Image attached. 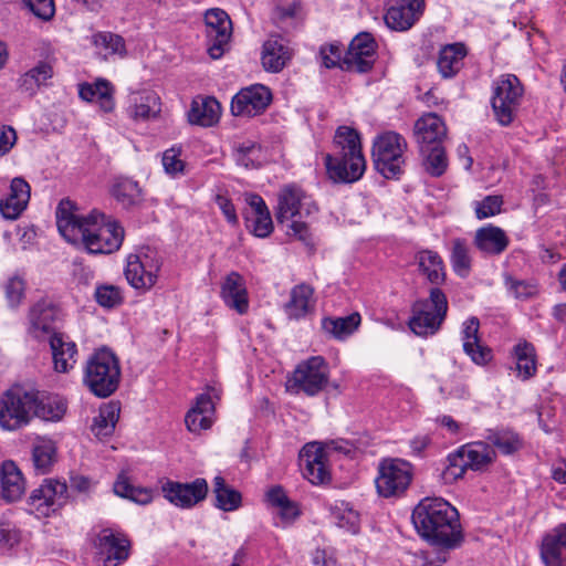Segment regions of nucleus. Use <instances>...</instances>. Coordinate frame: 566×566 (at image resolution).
Listing matches in <instances>:
<instances>
[{"label": "nucleus", "instance_id": "1", "mask_svg": "<svg viewBox=\"0 0 566 566\" xmlns=\"http://www.w3.org/2000/svg\"><path fill=\"white\" fill-rule=\"evenodd\" d=\"M55 217L61 235L72 244L83 245L90 254H111L123 243V227L96 209L80 214L73 201L62 199Z\"/></svg>", "mask_w": 566, "mask_h": 566}, {"label": "nucleus", "instance_id": "2", "mask_svg": "<svg viewBox=\"0 0 566 566\" xmlns=\"http://www.w3.org/2000/svg\"><path fill=\"white\" fill-rule=\"evenodd\" d=\"M412 523L427 542L454 548L463 541L458 510L442 497H424L412 511Z\"/></svg>", "mask_w": 566, "mask_h": 566}, {"label": "nucleus", "instance_id": "3", "mask_svg": "<svg viewBox=\"0 0 566 566\" xmlns=\"http://www.w3.org/2000/svg\"><path fill=\"white\" fill-rule=\"evenodd\" d=\"M317 211L313 199L298 186H284L277 195L276 220L286 223V234L306 244L311 241L308 226L302 219Z\"/></svg>", "mask_w": 566, "mask_h": 566}, {"label": "nucleus", "instance_id": "4", "mask_svg": "<svg viewBox=\"0 0 566 566\" xmlns=\"http://www.w3.org/2000/svg\"><path fill=\"white\" fill-rule=\"evenodd\" d=\"M120 367L117 357L107 348L96 350L86 361L83 382L97 397L106 398L118 387Z\"/></svg>", "mask_w": 566, "mask_h": 566}, {"label": "nucleus", "instance_id": "5", "mask_svg": "<svg viewBox=\"0 0 566 566\" xmlns=\"http://www.w3.org/2000/svg\"><path fill=\"white\" fill-rule=\"evenodd\" d=\"M410 329L418 336L434 335L441 327L448 313V300L439 287L429 291V297L418 300L412 304Z\"/></svg>", "mask_w": 566, "mask_h": 566}, {"label": "nucleus", "instance_id": "6", "mask_svg": "<svg viewBox=\"0 0 566 566\" xmlns=\"http://www.w3.org/2000/svg\"><path fill=\"white\" fill-rule=\"evenodd\" d=\"M36 402V390L12 387L0 397V428L17 431L31 423Z\"/></svg>", "mask_w": 566, "mask_h": 566}, {"label": "nucleus", "instance_id": "7", "mask_svg": "<svg viewBox=\"0 0 566 566\" xmlns=\"http://www.w3.org/2000/svg\"><path fill=\"white\" fill-rule=\"evenodd\" d=\"M324 159L327 176L334 184H354L363 178L367 167L361 144H343L338 153L326 154Z\"/></svg>", "mask_w": 566, "mask_h": 566}, {"label": "nucleus", "instance_id": "8", "mask_svg": "<svg viewBox=\"0 0 566 566\" xmlns=\"http://www.w3.org/2000/svg\"><path fill=\"white\" fill-rule=\"evenodd\" d=\"M494 458L495 451L489 443L478 441L464 444L448 455L443 479L446 481L461 479L467 470H482L491 464Z\"/></svg>", "mask_w": 566, "mask_h": 566}, {"label": "nucleus", "instance_id": "9", "mask_svg": "<svg viewBox=\"0 0 566 566\" xmlns=\"http://www.w3.org/2000/svg\"><path fill=\"white\" fill-rule=\"evenodd\" d=\"M524 88L516 75H501L493 83L491 105L495 119L503 126L510 125L517 115Z\"/></svg>", "mask_w": 566, "mask_h": 566}, {"label": "nucleus", "instance_id": "10", "mask_svg": "<svg viewBox=\"0 0 566 566\" xmlns=\"http://www.w3.org/2000/svg\"><path fill=\"white\" fill-rule=\"evenodd\" d=\"M329 379V368L322 356H313L300 363L289 378L286 388L293 394L315 396L324 389Z\"/></svg>", "mask_w": 566, "mask_h": 566}, {"label": "nucleus", "instance_id": "11", "mask_svg": "<svg viewBox=\"0 0 566 566\" xmlns=\"http://www.w3.org/2000/svg\"><path fill=\"white\" fill-rule=\"evenodd\" d=\"M160 268L159 254L151 249H144L128 255L125 276L134 289L146 291L156 284Z\"/></svg>", "mask_w": 566, "mask_h": 566}, {"label": "nucleus", "instance_id": "12", "mask_svg": "<svg viewBox=\"0 0 566 566\" xmlns=\"http://www.w3.org/2000/svg\"><path fill=\"white\" fill-rule=\"evenodd\" d=\"M412 480V468L400 459L384 460L379 464L378 476L375 480L378 493L384 497L402 494Z\"/></svg>", "mask_w": 566, "mask_h": 566}, {"label": "nucleus", "instance_id": "13", "mask_svg": "<svg viewBox=\"0 0 566 566\" xmlns=\"http://www.w3.org/2000/svg\"><path fill=\"white\" fill-rule=\"evenodd\" d=\"M94 547L96 566H118L128 558L130 543L124 534L104 528L97 534Z\"/></svg>", "mask_w": 566, "mask_h": 566}, {"label": "nucleus", "instance_id": "14", "mask_svg": "<svg viewBox=\"0 0 566 566\" xmlns=\"http://www.w3.org/2000/svg\"><path fill=\"white\" fill-rule=\"evenodd\" d=\"M377 44L370 33L361 32L350 42L340 69L348 72L366 73L371 70Z\"/></svg>", "mask_w": 566, "mask_h": 566}, {"label": "nucleus", "instance_id": "15", "mask_svg": "<svg viewBox=\"0 0 566 566\" xmlns=\"http://www.w3.org/2000/svg\"><path fill=\"white\" fill-rule=\"evenodd\" d=\"M206 33L210 42L209 55L217 60L224 53L232 34V23L228 13L219 8L209 9L205 14Z\"/></svg>", "mask_w": 566, "mask_h": 566}, {"label": "nucleus", "instance_id": "16", "mask_svg": "<svg viewBox=\"0 0 566 566\" xmlns=\"http://www.w3.org/2000/svg\"><path fill=\"white\" fill-rule=\"evenodd\" d=\"M59 308L48 300H40L29 311L27 333L36 340H50L56 332Z\"/></svg>", "mask_w": 566, "mask_h": 566}, {"label": "nucleus", "instance_id": "17", "mask_svg": "<svg viewBox=\"0 0 566 566\" xmlns=\"http://www.w3.org/2000/svg\"><path fill=\"white\" fill-rule=\"evenodd\" d=\"M164 496L175 506L190 509L203 501L208 494V483L197 478L190 483L167 481L163 484Z\"/></svg>", "mask_w": 566, "mask_h": 566}, {"label": "nucleus", "instance_id": "18", "mask_svg": "<svg viewBox=\"0 0 566 566\" xmlns=\"http://www.w3.org/2000/svg\"><path fill=\"white\" fill-rule=\"evenodd\" d=\"M407 144H373L375 169L386 179H399L403 172Z\"/></svg>", "mask_w": 566, "mask_h": 566}, {"label": "nucleus", "instance_id": "19", "mask_svg": "<svg viewBox=\"0 0 566 566\" xmlns=\"http://www.w3.org/2000/svg\"><path fill=\"white\" fill-rule=\"evenodd\" d=\"M271 98L268 87L261 84L251 85L232 97L230 109L234 116H255L269 106Z\"/></svg>", "mask_w": 566, "mask_h": 566}, {"label": "nucleus", "instance_id": "20", "mask_svg": "<svg viewBox=\"0 0 566 566\" xmlns=\"http://www.w3.org/2000/svg\"><path fill=\"white\" fill-rule=\"evenodd\" d=\"M301 468L304 478L313 484H322L329 480L326 468V453L318 442H311L303 447L300 453Z\"/></svg>", "mask_w": 566, "mask_h": 566}, {"label": "nucleus", "instance_id": "21", "mask_svg": "<svg viewBox=\"0 0 566 566\" xmlns=\"http://www.w3.org/2000/svg\"><path fill=\"white\" fill-rule=\"evenodd\" d=\"M67 485L59 480H45L38 489L33 490L29 501L35 510L52 507L55 511L66 501Z\"/></svg>", "mask_w": 566, "mask_h": 566}, {"label": "nucleus", "instance_id": "22", "mask_svg": "<svg viewBox=\"0 0 566 566\" xmlns=\"http://www.w3.org/2000/svg\"><path fill=\"white\" fill-rule=\"evenodd\" d=\"M54 370L66 374L77 361V346L63 333L53 334L49 340Z\"/></svg>", "mask_w": 566, "mask_h": 566}, {"label": "nucleus", "instance_id": "23", "mask_svg": "<svg viewBox=\"0 0 566 566\" xmlns=\"http://www.w3.org/2000/svg\"><path fill=\"white\" fill-rule=\"evenodd\" d=\"M30 185L20 177L11 180L7 198L0 201V212L6 219H17L27 208L30 200Z\"/></svg>", "mask_w": 566, "mask_h": 566}, {"label": "nucleus", "instance_id": "24", "mask_svg": "<svg viewBox=\"0 0 566 566\" xmlns=\"http://www.w3.org/2000/svg\"><path fill=\"white\" fill-rule=\"evenodd\" d=\"M250 212L245 216L247 227L258 238H266L273 231V222L265 201L259 195H249Z\"/></svg>", "mask_w": 566, "mask_h": 566}, {"label": "nucleus", "instance_id": "25", "mask_svg": "<svg viewBox=\"0 0 566 566\" xmlns=\"http://www.w3.org/2000/svg\"><path fill=\"white\" fill-rule=\"evenodd\" d=\"M480 323L476 317L468 318L462 325V346L464 353L476 365H485L492 358V353L480 343Z\"/></svg>", "mask_w": 566, "mask_h": 566}, {"label": "nucleus", "instance_id": "26", "mask_svg": "<svg viewBox=\"0 0 566 566\" xmlns=\"http://www.w3.org/2000/svg\"><path fill=\"white\" fill-rule=\"evenodd\" d=\"M541 557L546 566H562L566 560V524L547 533L542 542Z\"/></svg>", "mask_w": 566, "mask_h": 566}, {"label": "nucleus", "instance_id": "27", "mask_svg": "<svg viewBox=\"0 0 566 566\" xmlns=\"http://www.w3.org/2000/svg\"><path fill=\"white\" fill-rule=\"evenodd\" d=\"M221 296L226 305L239 314L247 313L249 308L248 292L242 275L238 272L229 273L221 286Z\"/></svg>", "mask_w": 566, "mask_h": 566}, {"label": "nucleus", "instance_id": "28", "mask_svg": "<svg viewBox=\"0 0 566 566\" xmlns=\"http://www.w3.org/2000/svg\"><path fill=\"white\" fill-rule=\"evenodd\" d=\"M160 98L153 91L135 92L129 96L128 116L134 120H148L159 115Z\"/></svg>", "mask_w": 566, "mask_h": 566}, {"label": "nucleus", "instance_id": "29", "mask_svg": "<svg viewBox=\"0 0 566 566\" xmlns=\"http://www.w3.org/2000/svg\"><path fill=\"white\" fill-rule=\"evenodd\" d=\"M291 59L287 41L280 35H271L263 44L262 65L273 73L280 72Z\"/></svg>", "mask_w": 566, "mask_h": 566}, {"label": "nucleus", "instance_id": "30", "mask_svg": "<svg viewBox=\"0 0 566 566\" xmlns=\"http://www.w3.org/2000/svg\"><path fill=\"white\" fill-rule=\"evenodd\" d=\"M214 405L211 397L201 394L196 398L195 406L187 412L185 423L190 432L199 433L213 423Z\"/></svg>", "mask_w": 566, "mask_h": 566}, {"label": "nucleus", "instance_id": "31", "mask_svg": "<svg viewBox=\"0 0 566 566\" xmlns=\"http://www.w3.org/2000/svg\"><path fill=\"white\" fill-rule=\"evenodd\" d=\"M221 105L212 96H198L192 99L188 112V120L192 125L211 127L219 122Z\"/></svg>", "mask_w": 566, "mask_h": 566}, {"label": "nucleus", "instance_id": "32", "mask_svg": "<svg viewBox=\"0 0 566 566\" xmlns=\"http://www.w3.org/2000/svg\"><path fill=\"white\" fill-rule=\"evenodd\" d=\"M113 85L104 78H98L94 83H83L78 86V95L83 101L95 102L104 113L113 112L115 102L113 97Z\"/></svg>", "mask_w": 566, "mask_h": 566}, {"label": "nucleus", "instance_id": "33", "mask_svg": "<svg viewBox=\"0 0 566 566\" xmlns=\"http://www.w3.org/2000/svg\"><path fill=\"white\" fill-rule=\"evenodd\" d=\"M2 495L8 502H14L25 492V482L15 462L6 460L0 467Z\"/></svg>", "mask_w": 566, "mask_h": 566}, {"label": "nucleus", "instance_id": "34", "mask_svg": "<svg viewBox=\"0 0 566 566\" xmlns=\"http://www.w3.org/2000/svg\"><path fill=\"white\" fill-rule=\"evenodd\" d=\"M509 238L504 230L499 227L488 224L476 230L474 244L486 254H501L509 245Z\"/></svg>", "mask_w": 566, "mask_h": 566}, {"label": "nucleus", "instance_id": "35", "mask_svg": "<svg viewBox=\"0 0 566 566\" xmlns=\"http://www.w3.org/2000/svg\"><path fill=\"white\" fill-rule=\"evenodd\" d=\"M467 48L463 43L444 45L438 55L437 67L443 78L455 76L463 66L467 56Z\"/></svg>", "mask_w": 566, "mask_h": 566}, {"label": "nucleus", "instance_id": "36", "mask_svg": "<svg viewBox=\"0 0 566 566\" xmlns=\"http://www.w3.org/2000/svg\"><path fill=\"white\" fill-rule=\"evenodd\" d=\"M421 12V10L408 3L397 0L395 4L388 8L384 19L389 29L406 31L413 25Z\"/></svg>", "mask_w": 566, "mask_h": 566}, {"label": "nucleus", "instance_id": "37", "mask_svg": "<svg viewBox=\"0 0 566 566\" xmlns=\"http://www.w3.org/2000/svg\"><path fill=\"white\" fill-rule=\"evenodd\" d=\"M314 290L307 284H298L291 291V298L285 305L286 314L292 318L305 316L314 307Z\"/></svg>", "mask_w": 566, "mask_h": 566}, {"label": "nucleus", "instance_id": "38", "mask_svg": "<svg viewBox=\"0 0 566 566\" xmlns=\"http://www.w3.org/2000/svg\"><path fill=\"white\" fill-rule=\"evenodd\" d=\"M66 401L57 396H42L36 391V402L33 408V418L44 421H60L66 412Z\"/></svg>", "mask_w": 566, "mask_h": 566}, {"label": "nucleus", "instance_id": "39", "mask_svg": "<svg viewBox=\"0 0 566 566\" xmlns=\"http://www.w3.org/2000/svg\"><path fill=\"white\" fill-rule=\"evenodd\" d=\"M415 135L418 142H443L447 127L437 114L429 113L416 122Z\"/></svg>", "mask_w": 566, "mask_h": 566}, {"label": "nucleus", "instance_id": "40", "mask_svg": "<svg viewBox=\"0 0 566 566\" xmlns=\"http://www.w3.org/2000/svg\"><path fill=\"white\" fill-rule=\"evenodd\" d=\"M423 169L431 177L442 176L448 168V157L441 144H421Z\"/></svg>", "mask_w": 566, "mask_h": 566}, {"label": "nucleus", "instance_id": "41", "mask_svg": "<svg viewBox=\"0 0 566 566\" xmlns=\"http://www.w3.org/2000/svg\"><path fill=\"white\" fill-rule=\"evenodd\" d=\"M513 355L515 358L517 376L522 380H527L536 374V353L531 343L520 340L513 347Z\"/></svg>", "mask_w": 566, "mask_h": 566}, {"label": "nucleus", "instance_id": "42", "mask_svg": "<svg viewBox=\"0 0 566 566\" xmlns=\"http://www.w3.org/2000/svg\"><path fill=\"white\" fill-rule=\"evenodd\" d=\"M119 407L114 402L103 405L98 413L93 418L91 430L97 438H106L113 434L119 419Z\"/></svg>", "mask_w": 566, "mask_h": 566}, {"label": "nucleus", "instance_id": "43", "mask_svg": "<svg viewBox=\"0 0 566 566\" xmlns=\"http://www.w3.org/2000/svg\"><path fill=\"white\" fill-rule=\"evenodd\" d=\"M417 261L419 270L431 284H442L446 279L444 265L441 256L431 250L418 252Z\"/></svg>", "mask_w": 566, "mask_h": 566}, {"label": "nucleus", "instance_id": "44", "mask_svg": "<svg viewBox=\"0 0 566 566\" xmlns=\"http://www.w3.org/2000/svg\"><path fill=\"white\" fill-rule=\"evenodd\" d=\"M113 489L116 495L140 505H146L154 499L151 489L134 485L125 474L118 475Z\"/></svg>", "mask_w": 566, "mask_h": 566}, {"label": "nucleus", "instance_id": "45", "mask_svg": "<svg viewBox=\"0 0 566 566\" xmlns=\"http://www.w3.org/2000/svg\"><path fill=\"white\" fill-rule=\"evenodd\" d=\"M360 321L359 313H352L345 317H326L322 321V327L333 337L344 339L358 328Z\"/></svg>", "mask_w": 566, "mask_h": 566}, {"label": "nucleus", "instance_id": "46", "mask_svg": "<svg viewBox=\"0 0 566 566\" xmlns=\"http://www.w3.org/2000/svg\"><path fill=\"white\" fill-rule=\"evenodd\" d=\"M213 494L216 497L214 505L224 512H232L241 505V493L229 486L224 479L217 475L213 479Z\"/></svg>", "mask_w": 566, "mask_h": 566}, {"label": "nucleus", "instance_id": "47", "mask_svg": "<svg viewBox=\"0 0 566 566\" xmlns=\"http://www.w3.org/2000/svg\"><path fill=\"white\" fill-rule=\"evenodd\" d=\"M112 195L123 207L128 208L142 200V189L137 181L118 177L112 186Z\"/></svg>", "mask_w": 566, "mask_h": 566}, {"label": "nucleus", "instance_id": "48", "mask_svg": "<svg viewBox=\"0 0 566 566\" xmlns=\"http://www.w3.org/2000/svg\"><path fill=\"white\" fill-rule=\"evenodd\" d=\"M450 261L453 271L461 277H467L471 270V256L468 243L463 239L452 241Z\"/></svg>", "mask_w": 566, "mask_h": 566}, {"label": "nucleus", "instance_id": "49", "mask_svg": "<svg viewBox=\"0 0 566 566\" xmlns=\"http://www.w3.org/2000/svg\"><path fill=\"white\" fill-rule=\"evenodd\" d=\"M233 157L238 165L245 168H255L265 161L261 144L239 145L233 150Z\"/></svg>", "mask_w": 566, "mask_h": 566}, {"label": "nucleus", "instance_id": "50", "mask_svg": "<svg viewBox=\"0 0 566 566\" xmlns=\"http://www.w3.org/2000/svg\"><path fill=\"white\" fill-rule=\"evenodd\" d=\"M93 44L105 55L118 54L125 55L126 46L124 39L112 32H98L93 35Z\"/></svg>", "mask_w": 566, "mask_h": 566}, {"label": "nucleus", "instance_id": "51", "mask_svg": "<svg viewBox=\"0 0 566 566\" xmlns=\"http://www.w3.org/2000/svg\"><path fill=\"white\" fill-rule=\"evenodd\" d=\"M51 76L52 67L48 63H40L20 77L19 85L23 91L32 93Z\"/></svg>", "mask_w": 566, "mask_h": 566}, {"label": "nucleus", "instance_id": "52", "mask_svg": "<svg viewBox=\"0 0 566 566\" xmlns=\"http://www.w3.org/2000/svg\"><path fill=\"white\" fill-rule=\"evenodd\" d=\"M55 455L54 443L43 440L33 447L32 460L34 468L41 473H46L52 467Z\"/></svg>", "mask_w": 566, "mask_h": 566}, {"label": "nucleus", "instance_id": "53", "mask_svg": "<svg viewBox=\"0 0 566 566\" xmlns=\"http://www.w3.org/2000/svg\"><path fill=\"white\" fill-rule=\"evenodd\" d=\"M334 516L339 527L356 534L359 531L360 517L348 503L342 502L335 506Z\"/></svg>", "mask_w": 566, "mask_h": 566}, {"label": "nucleus", "instance_id": "54", "mask_svg": "<svg viewBox=\"0 0 566 566\" xmlns=\"http://www.w3.org/2000/svg\"><path fill=\"white\" fill-rule=\"evenodd\" d=\"M488 440L504 454H511L521 448L518 436L510 430L490 431Z\"/></svg>", "mask_w": 566, "mask_h": 566}, {"label": "nucleus", "instance_id": "55", "mask_svg": "<svg viewBox=\"0 0 566 566\" xmlns=\"http://www.w3.org/2000/svg\"><path fill=\"white\" fill-rule=\"evenodd\" d=\"M161 163L165 172L174 178L185 174L186 161L182 158L181 149L177 146L164 151Z\"/></svg>", "mask_w": 566, "mask_h": 566}, {"label": "nucleus", "instance_id": "56", "mask_svg": "<svg viewBox=\"0 0 566 566\" xmlns=\"http://www.w3.org/2000/svg\"><path fill=\"white\" fill-rule=\"evenodd\" d=\"M95 301L104 308H114L123 303V294L119 287L104 284L95 289Z\"/></svg>", "mask_w": 566, "mask_h": 566}, {"label": "nucleus", "instance_id": "57", "mask_svg": "<svg viewBox=\"0 0 566 566\" xmlns=\"http://www.w3.org/2000/svg\"><path fill=\"white\" fill-rule=\"evenodd\" d=\"M505 286L516 298L527 300L538 292L537 284L533 281H520L511 276L505 277Z\"/></svg>", "mask_w": 566, "mask_h": 566}, {"label": "nucleus", "instance_id": "58", "mask_svg": "<svg viewBox=\"0 0 566 566\" xmlns=\"http://www.w3.org/2000/svg\"><path fill=\"white\" fill-rule=\"evenodd\" d=\"M502 205V196H486L475 203L476 218L482 220L500 213Z\"/></svg>", "mask_w": 566, "mask_h": 566}, {"label": "nucleus", "instance_id": "59", "mask_svg": "<svg viewBox=\"0 0 566 566\" xmlns=\"http://www.w3.org/2000/svg\"><path fill=\"white\" fill-rule=\"evenodd\" d=\"M25 284L19 276L10 277L4 284V293L7 301L11 307H17L21 304L24 297Z\"/></svg>", "mask_w": 566, "mask_h": 566}, {"label": "nucleus", "instance_id": "60", "mask_svg": "<svg viewBox=\"0 0 566 566\" xmlns=\"http://www.w3.org/2000/svg\"><path fill=\"white\" fill-rule=\"evenodd\" d=\"M31 12L43 21H49L54 17L55 6L53 0H23Z\"/></svg>", "mask_w": 566, "mask_h": 566}, {"label": "nucleus", "instance_id": "61", "mask_svg": "<svg viewBox=\"0 0 566 566\" xmlns=\"http://www.w3.org/2000/svg\"><path fill=\"white\" fill-rule=\"evenodd\" d=\"M319 54H321L322 63L324 64L325 67H327V69H332L335 66L340 67L343 59H342V50H340L339 45L329 44L326 46H322Z\"/></svg>", "mask_w": 566, "mask_h": 566}, {"label": "nucleus", "instance_id": "62", "mask_svg": "<svg viewBox=\"0 0 566 566\" xmlns=\"http://www.w3.org/2000/svg\"><path fill=\"white\" fill-rule=\"evenodd\" d=\"M276 510L283 526L290 525L300 515V510L296 503L292 502L291 500L284 503L282 506H279Z\"/></svg>", "mask_w": 566, "mask_h": 566}, {"label": "nucleus", "instance_id": "63", "mask_svg": "<svg viewBox=\"0 0 566 566\" xmlns=\"http://www.w3.org/2000/svg\"><path fill=\"white\" fill-rule=\"evenodd\" d=\"M216 203L219 207V209L222 211V213L224 214V217L229 223H231V224L238 223V216L235 212V208L228 197H226L223 195H217Z\"/></svg>", "mask_w": 566, "mask_h": 566}, {"label": "nucleus", "instance_id": "64", "mask_svg": "<svg viewBox=\"0 0 566 566\" xmlns=\"http://www.w3.org/2000/svg\"><path fill=\"white\" fill-rule=\"evenodd\" d=\"M266 500L270 505L277 509L282 506L284 503L290 501L284 490L281 486H273L266 492Z\"/></svg>", "mask_w": 566, "mask_h": 566}]
</instances>
